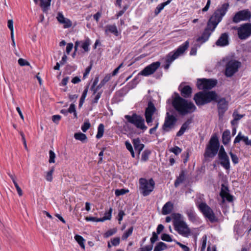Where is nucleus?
Returning <instances> with one entry per match:
<instances>
[{"mask_svg":"<svg viewBox=\"0 0 251 251\" xmlns=\"http://www.w3.org/2000/svg\"><path fill=\"white\" fill-rule=\"evenodd\" d=\"M125 118L126 120L125 127H126L127 130H126L127 131L131 133H134V128L129 126L128 123L135 126L137 128L141 130L142 132H144L148 128L147 126L145 125L144 118L140 115L133 113L131 115H126Z\"/></svg>","mask_w":251,"mask_h":251,"instance_id":"3","label":"nucleus"},{"mask_svg":"<svg viewBox=\"0 0 251 251\" xmlns=\"http://www.w3.org/2000/svg\"><path fill=\"white\" fill-rule=\"evenodd\" d=\"M218 95L215 91H200L195 94L194 100L198 106L203 105L216 100Z\"/></svg>","mask_w":251,"mask_h":251,"instance_id":"5","label":"nucleus"},{"mask_svg":"<svg viewBox=\"0 0 251 251\" xmlns=\"http://www.w3.org/2000/svg\"><path fill=\"white\" fill-rule=\"evenodd\" d=\"M172 0H168L165 2L158 4L154 10V14L155 16L158 15L160 12L164 9V7L169 4Z\"/></svg>","mask_w":251,"mask_h":251,"instance_id":"29","label":"nucleus"},{"mask_svg":"<svg viewBox=\"0 0 251 251\" xmlns=\"http://www.w3.org/2000/svg\"><path fill=\"white\" fill-rule=\"evenodd\" d=\"M236 29L238 37L241 40H246L251 36V23L243 24Z\"/></svg>","mask_w":251,"mask_h":251,"instance_id":"11","label":"nucleus"},{"mask_svg":"<svg viewBox=\"0 0 251 251\" xmlns=\"http://www.w3.org/2000/svg\"><path fill=\"white\" fill-rule=\"evenodd\" d=\"M18 63L21 66H29V63L23 58H19Z\"/></svg>","mask_w":251,"mask_h":251,"instance_id":"54","label":"nucleus"},{"mask_svg":"<svg viewBox=\"0 0 251 251\" xmlns=\"http://www.w3.org/2000/svg\"><path fill=\"white\" fill-rule=\"evenodd\" d=\"M74 137L76 140L80 141L83 143L85 142L87 139V136L80 132L75 133Z\"/></svg>","mask_w":251,"mask_h":251,"instance_id":"34","label":"nucleus"},{"mask_svg":"<svg viewBox=\"0 0 251 251\" xmlns=\"http://www.w3.org/2000/svg\"><path fill=\"white\" fill-rule=\"evenodd\" d=\"M54 171V167H52L49 171L47 173L46 176H45L46 179L49 182L52 181L53 179L52 174Z\"/></svg>","mask_w":251,"mask_h":251,"instance_id":"42","label":"nucleus"},{"mask_svg":"<svg viewBox=\"0 0 251 251\" xmlns=\"http://www.w3.org/2000/svg\"><path fill=\"white\" fill-rule=\"evenodd\" d=\"M176 121L177 119L175 116L170 115L169 113L167 112L164 123L162 127L163 131L164 132H169L171 129L173 128Z\"/></svg>","mask_w":251,"mask_h":251,"instance_id":"13","label":"nucleus"},{"mask_svg":"<svg viewBox=\"0 0 251 251\" xmlns=\"http://www.w3.org/2000/svg\"><path fill=\"white\" fill-rule=\"evenodd\" d=\"M111 243L112 246H117L120 244V238L119 237L114 238L111 240Z\"/></svg>","mask_w":251,"mask_h":251,"instance_id":"53","label":"nucleus"},{"mask_svg":"<svg viewBox=\"0 0 251 251\" xmlns=\"http://www.w3.org/2000/svg\"><path fill=\"white\" fill-rule=\"evenodd\" d=\"M174 208V204L170 201L167 202L163 206L162 213L166 215L171 213Z\"/></svg>","mask_w":251,"mask_h":251,"instance_id":"26","label":"nucleus"},{"mask_svg":"<svg viewBox=\"0 0 251 251\" xmlns=\"http://www.w3.org/2000/svg\"><path fill=\"white\" fill-rule=\"evenodd\" d=\"M7 26L10 30V35L11 38H13V34H14L13 22L12 20H9L7 22Z\"/></svg>","mask_w":251,"mask_h":251,"instance_id":"50","label":"nucleus"},{"mask_svg":"<svg viewBox=\"0 0 251 251\" xmlns=\"http://www.w3.org/2000/svg\"><path fill=\"white\" fill-rule=\"evenodd\" d=\"M181 157L183 158V163L185 164L186 163L188 159H189V153L188 151L185 152V153H183L182 155H181Z\"/></svg>","mask_w":251,"mask_h":251,"instance_id":"59","label":"nucleus"},{"mask_svg":"<svg viewBox=\"0 0 251 251\" xmlns=\"http://www.w3.org/2000/svg\"><path fill=\"white\" fill-rule=\"evenodd\" d=\"M55 154L53 151L50 150L49 151V162L50 163H53L55 162Z\"/></svg>","mask_w":251,"mask_h":251,"instance_id":"49","label":"nucleus"},{"mask_svg":"<svg viewBox=\"0 0 251 251\" xmlns=\"http://www.w3.org/2000/svg\"><path fill=\"white\" fill-rule=\"evenodd\" d=\"M168 249L167 245L164 242H158L154 247L153 251H163Z\"/></svg>","mask_w":251,"mask_h":251,"instance_id":"32","label":"nucleus"},{"mask_svg":"<svg viewBox=\"0 0 251 251\" xmlns=\"http://www.w3.org/2000/svg\"><path fill=\"white\" fill-rule=\"evenodd\" d=\"M69 80V77L66 76L63 78L61 82L60 83L59 85L60 86H66L68 82V81Z\"/></svg>","mask_w":251,"mask_h":251,"instance_id":"63","label":"nucleus"},{"mask_svg":"<svg viewBox=\"0 0 251 251\" xmlns=\"http://www.w3.org/2000/svg\"><path fill=\"white\" fill-rule=\"evenodd\" d=\"M51 0H40V6L42 7V10L44 13H47L49 7L50 5Z\"/></svg>","mask_w":251,"mask_h":251,"instance_id":"30","label":"nucleus"},{"mask_svg":"<svg viewBox=\"0 0 251 251\" xmlns=\"http://www.w3.org/2000/svg\"><path fill=\"white\" fill-rule=\"evenodd\" d=\"M153 245H149L146 246L143 248H141L140 249H142L143 251H151L152 250Z\"/></svg>","mask_w":251,"mask_h":251,"instance_id":"64","label":"nucleus"},{"mask_svg":"<svg viewBox=\"0 0 251 251\" xmlns=\"http://www.w3.org/2000/svg\"><path fill=\"white\" fill-rule=\"evenodd\" d=\"M230 140V132L229 130H226L224 131L222 135V142L223 143L226 145H227Z\"/></svg>","mask_w":251,"mask_h":251,"instance_id":"31","label":"nucleus"},{"mask_svg":"<svg viewBox=\"0 0 251 251\" xmlns=\"http://www.w3.org/2000/svg\"><path fill=\"white\" fill-rule=\"evenodd\" d=\"M217 84V80L213 79L199 78L197 79V87L199 90H209Z\"/></svg>","mask_w":251,"mask_h":251,"instance_id":"10","label":"nucleus"},{"mask_svg":"<svg viewBox=\"0 0 251 251\" xmlns=\"http://www.w3.org/2000/svg\"><path fill=\"white\" fill-rule=\"evenodd\" d=\"M220 148V142L218 136L214 133L211 137L206 145L204 156L205 158H213L217 154Z\"/></svg>","mask_w":251,"mask_h":251,"instance_id":"6","label":"nucleus"},{"mask_svg":"<svg viewBox=\"0 0 251 251\" xmlns=\"http://www.w3.org/2000/svg\"><path fill=\"white\" fill-rule=\"evenodd\" d=\"M174 229L177 233L184 236L188 237L191 233V229L183 221V217L180 213H174L171 215Z\"/></svg>","mask_w":251,"mask_h":251,"instance_id":"4","label":"nucleus"},{"mask_svg":"<svg viewBox=\"0 0 251 251\" xmlns=\"http://www.w3.org/2000/svg\"><path fill=\"white\" fill-rule=\"evenodd\" d=\"M61 118V116L59 115H55L52 116V120L55 124H58Z\"/></svg>","mask_w":251,"mask_h":251,"instance_id":"61","label":"nucleus"},{"mask_svg":"<svg viewBox=\"0 0 251 251\" xmlns=\"http://www.w3.org/2000/svg\"><path fill=\"white\" fill-rule=\"evenodd\" d=\"M193 122V118H188L182 125L179 130L176 133V136L180 137L182 136L185 131L189 129V125Z\"/></svg>","mask_w":251,"mask_h":251,"instance_id":"22","label":"nucleus"},{"mask_svg":"<svg viewBox=\"0 0 251 251\" xmlns=\"http://www.w3.org/2000/svg\"><path fill=\"white\" fill-rule=\"evenodd\" d=\"M178 90L180 92L182 98L187 99L191 97L192 88L189 85H186V82L181 83L178 86Z\"/></svg>","mask_w":251,"mask_h":251,"instance_id":"15","label":"nucleus"},{"mask_svg":"<svg viewBox=\"0 0 251 251\" xmlns=\"http://www.w3.org/2000/svg\"><path fill=\"white\" fill-rule=\"evenodd\" d=\"M90 126L91 124L89 121L85 122L81 126V128L83 132H86Z\"/></svg>","mask_w":251,"mask_h":251,"instance_id":"52","label":"nucleus"},{"mask_svg":"<svg viewBox=\"0 0 251 251\" xmlns=\"http://www.w3.org/2000/svg\"><path fill=\"white\" fill-rule=\"evenodd\" d=\"M229 6L228 2L225 3L214 11L208 20L207 25L201 36L196 39L197 42H201V44H203L208 40L211 34L226 13Z\"/></svg>","mask_w":251,"mask_h":251,"instance_id":"1","label":"nucleus"},{"mask_svg":"<svg viewBox=\"0 0 251 251\" xmlns=\"http://www.w3.org/2000/svg\"><path fill=\"white\" fill-rule=\"evenodd\" d=\"M174 95L172 105L179 115L185 116L196 111L197 107L192 102L182 98L177 92H175Z\"/></svg>","mask_w":251,"mask_h":251,"instance_id":"2","label":"nucleus"},{"mask_svg":"<svg viewBox=\"0 0 251 251\" xmlns=\"http://www.w3.org/2000/svg\"><path fill=\"white\" fill-rule=\"evenodd\" d=\"M161 239L162 240L166 242H171L173 241L172 236L167 233L162 234Z\"/></svg>","mask_w":251,"mask_h":251,"instance_id":"43","label":"nucleus"},{"mask_svg":"<svg viewBox=\"0 0 251 251\" xmlns=\"http://www.w3.org/2000/svg\"><path fill=\"white\" fill-rule=\"evenodd\" d=\"M170 151L174 153L175 155H177L182 151V149L178 146H175L169 150Z\"/></svg>","mask_w":251,"mask_h":251,"instance_id":"47","label":"nucleus"},{"mask_svg":"<svg viewBox=\"0 0 251 251\" xmlns=\"http://www.w3.org/2000/svg\"><path fill=\"white\" fill-rule=\"evenodd\" d=\"M175 242L177 245L183 249V251H190L189 248L186 245H183L177 241H175Z\"/></svg>","mask_w":251,"mask_h":251,"instance_id":"60","label":"nucleus"},{"mask_svg":"<svg viewBox=\"0 0 251 251\" xmlns=\"http://www.w3.org/2000/svg\"><path fill=\"white\" fill-rule=\"evenodd\" d=\"M57 21L60 24H63V27L64 28H67L70 27L72 23L70 20L65 18L63 16V14L61 12H59L57 14V16L56 17Z\"/></svg>","mask_w":251,"mask_h":251,"instance_id":"20","label":"nucleus"},{"mask_svg":"<svg viewBox=\"0 0 251 251\" xmlns=\"http://www.w3.org/2000/svg\"><path fill=\"white\" fill-rule=\"evenodd\" d=\"M233 119L231 121V124L232 126V134L233 135L235 134V110L232 113Z\"/></svg>","mask_w":251,"mask_h":251,"instance_id":"46","label":"nucleus"},{"mask_svg":"<svg viewBox=\"0 0 251 251\" xmlns=\"http://www.w3.org/2000/svg\"><path fill=\"white\" fill-rule=\"evenodd\" d=\"M113 209L110 207L107 212L104 213V216L101 218V222L105 221V220H110L111 219V215Z\"/></svg>","mask_w":251,"mask_h":251,"instance_id":"39","label":"nucleus"},{"mask_svg":"<svg viewBox=\"0 0 251 251\" xmlns=\"http://www.w3.org/2000/svg\"><path fill=\"white\" fill-rule=\"evenodd\" d=\"M221 161V164L226 169H228L229 168V161L228 157L223 158V159H220Z\"/></svg>","mask_w":251,"mask_h":251,"instance_id":"41","label":"nucleus"},{"mask_svg":"<svg viewBox=\"0 0 251 251\" xmlns=\"http://www.w3.org/2000/svg\"><path fill=\"white\" fill-rule=\"evenodd\" d=\"M151 153V151L149 149H146L144 150L143 151L141 155V161L143 162H146L147 161H148Z\"/></svg>","mask_w":251,"mask_h":251,"instance_id":"35","label":"nucleus"},{"mask_svg":"<svg viewBox=\"0 0 251 251\" xmlns=\"http://www.w3.org/2000/svg\"><path fill=\"white\" fill-rule=\"evenodd\" d=\"M81 41H76L75 43V50H74V52L72 54V57L73 58H75V55H76V51L77 50V49H78V47H79V46L80 45V43H81Z\"/></svg>","mask_w":251,"mask_h":251,"instance_id":"57","label":"nucleus"},{"mask_svg":"<svg viewBox=\"0 0 251 251\" xmlns=\"http://www.w3.org/2000/svg\"><path fill=\"white\" fill-rule=\"evenodd\" d=\"M88 87H89L88 86H86V87L85 88V89L82 93V94L81 97L79 100V105H78L79 108H80L82 106V105L84 102L85 99L87 94Z\"/></svg>","mask_w":251,"mask_h":251,"instance_id":"36","label":"nucleus"},{"mask_svg":"<svg viewBox=\"0 0 251 251\" xmlns=\"http://www.w3.org/2000/svg\"><path fill=\"white\" fill-rule=\"evenodd\" d=\"M196 204L199 210L211 223H213L218 221V218L215 215L213 211L205 202L199 203L198 201H196Z\"/></svg>","mask_w":251,"mask_h":251,"instance_id":"9","label":"nucleus"},{"mask_svg":"<svg viewBox=\"0 0 251 251\" xmlns=\"http://www.w3.org/2000/svg\"><path fill=\"white\" fill-rule=\"evenodd\" d=\"M75 239L80 247L83 249H85V239L82 237V236L79 235H75Z\"/></svg>","mask_w":251,"mask_h":251,"instance_id":"37","label":"nucleus"},{"mask_svg":"<svg viewBox=\"0 0 251 251\" xmlns=\"http://www.w3.org/2000/svg\"><path fill=\"white\" fill-rule=\"evenodd\" d=\"M139 189L144 197L149 196L155 187V183L152 178H151L149 180L145 178H141L139 179Z\"/></svg>","mask_w":251,"mask_h":251,"instance_id":"8","label":"nucleus"},{"mask_svg":"<svg viewBox=\"0 0 251 251\" xmlns=\"http://www.w3.org/2000/svg\"><path fill=\"white\" fill-rule=\"evenodd\" d=\"M133 230V226H131L122 235V240H126L128 237L131 235Z\"/></svg>","mask_w":251,"mask_h":251,"instance_id":"40","label":"nucleus"},{"mask_svg":"<svg viewBox=\"0 0 251 251\" xmlns=\"http://www.w3.org/2000/svg\"><path fill=\"white\" fill-rule=\"evenodd\" d=\"M158 234H157L155 232H153L152 234V237L150 238V242L151 245H153V244L157 241L158 240Z\"/></svg>","mask_w":251,"mask_h":251,"instance_id":"51","label":"nucleus"},{"mask_svg":"<svg viewBox=\"0 0 251 251\" xmlns=\"http://www.w3.org/2000/svg\"><path fill=\"white\" fill-rule=\"evenodd\" d=\"M104 130V126L103 124H100L98 127V132L96 135L97 139L101 138L103 135Z\"/></svg>","mask_w":251,"mask_h":251,"instance_id":"38","label":"nucleus"},{"mask_svg":"<svg viewBox=\"0 0 251 251\" xmlns=\"http://www.w3.org/2000/svg\"><path fill=\"white\" fill-rule=\"evenodd\" d=\"M132 142L134 146V150L135 151H137L138 156L139 157L141 151L144 148L145 145L144 144L141 143V141L139 138L133 139Z\"/></svg>","mask_w":251,"mask_h":251,"instance_id":"23","label":"nucleus"},{"mask_svg":"<svg viewBox=\"0 0 251 251\" xmlns=\"http://www.w3.org/2000/svg\"><path fill=\"white\" fill-rule=\"evenodd\" d=\"M160 62L156 61L153 62L149 65L146 67L140 73L144 76H149L153 74L160 67Z\"/></svg>","mask_w":251,"mask_h":251,"instance_id":"14","label":"nucleus"},{"mask_svg":"<svg viewBox=\"0 0 251 251\" xmlns=\"http://www.w3.org/2000/svg\"><path fill=\"white\" fill-rule=\"evenodd\" d=\"M14 186L17 191L18 194L20 196H22L23 195V191L21 188L19 187L18 184L16 182V181H14L13 182Z\"/></svg>","mask_w":251,"mask_h":251,"instance_id":"58","label":"nucleus"},{"mask_svg":"<svg viewBox=\"0 0 251 251\" xmlns=\"http://www.w3.org/2000/svg\"><path fill=\"white\" fill-rule=\"evenodd\" d=\"M251 12L249 9H245L236 12V23L240 21H250Z\"/></svg>","mask_w":251,"mask_h":251,"instance_id":"17","label":"nucleus"},{"mask_svg":"<svg viewBox=\"0 0 251 251\" xmlns=\"http://www.w3.org/2000/svg\"><path fill=\"white\" fill-rule=\"evenodd\" d=\"M223 61L226 62L225 75L226 77H231L235 73V59H230L227 56L223 59Z\"/></svg>","mask_w":251,"mask_h":251,"instance_id":"12","label":"nucleus"},{"mask_svg":"<svg viewBox=\"0 0 251 251\" xmlns=\"http://www.w3.org/2000/svg\"><path fill=\"white\" fill-rule=\"evenodd\" d=\"M217 102V107L218 110V115L219 119L223 118L225 113L227 110V102L225 98H222L216 100H214Z\"/></svg>","mask_w":251,"mask_h":251,"instance_id":"16","label":"nucleus"},{"mask_svg":"<svg viewBox=\"0 0 251 251\" xmlns=\"http://www.w3.org/2000/svg\"><path fill=\"white\" fill-rule=\"evenodd\" d=\"M156 110V109L153 103L151 101H149L148 106L145 109V116H153Z\"/></svg>","mask_w":251,"mask_h":251,"instance_id":"25","label":"nucleus"},{"mask_svg":"<svg viewBox=\"0 0 251 251\" xmlns=\"http://www.w3.org/2000/svg\"><path fill=\"white\" fill-rule=\"evenodd\" d=\"M129 192L128 189H116L115 192V195L118 197L121 195H123Z\"/></svg>","mask_w":251,"mask_h":251,"instance_id":"48","label":"nucleus"},{"mask_svg":"<svg viewBox=\"0 0 251 251\" xmlns=\"http://www.w3.org/2000/svg\"><path fill=\"white\" fill-rule=\"evenodd\" d=\"M184 213L187 215L190 222L195 223L197 221L198 217L193 207L186 208Z\"/></svg>","mask_w":251,"mask_h":251,"instance_id":"21","label":"nucleus"},{"mask_svg":"<svg viewBox=\"0 0 251 251\" xmlns=\"http://www.w3.org/2000/svg\"><path fill=\"white\" fill-rule=\"evenodd\" d=\"M117 232V229L116 228H113L112 229H110L108 230L103 235L104 238H108L114 234H115Z\"/></svg>","mask_w":251,"mask_h":251,"instance_id":"44","label":"nucleus"},{"mask_svg":"<svg viewBox=\"0 0 251 251\" xmlns=\"http://www.w3.org/2000/svg\"><path fill=\"white\" fill-rule=\"evenodd\" d=\"M102 93V91H100V92H97L95 94L94 98L92 100L91 104H97L100 98L101 94Z\"/></svg>","mask_w":251,"mask_h":251,"instance_id":"45","label":"nucleus"},{"mask_svg":"<svg viewBox=\"0 0 251 251\" xmlns=\"http://www.w3.org/2000/svg\"><path fill=\"white\" fill-rule=\"evenodd\" d=\"M80 41L81 42L80 43L81 47L84 50V51H89L90 50L89 46L91 44L90 39L87 38L84 41Z\"/></svg>","mask_w":251,"mask_h":251,"instance_id":"33","label":"nucleus"},{"mask_svg":"<svg viewBox=\"0 0 251 251\" xmlns=\"http://www.w3.org/2000/svg\"><path fill=\"white\" fill-rule=\"evenodd\" d=\"M217 46L225 47L229 44L228 35L227 33H222L215 43Z\"/></svg>","mask_w":251,"mask_h":251,"instance_id":"19","label":"nucleus"},{"mask_svg":"<svg viewBox=\"0 0 251 251\" xmlns=\"http://www.w3.org/2000/svg\"><path fill=\"white\" fill-rule=\"evenodd\" d=\"M85 220L88 222H89V221L96 222H101V220L100 218H98L96 217H91V216L86 217L85 218Z\"/></svg>","mask_w":251,"mask_h":251,"instance_id":"56","label":"nucleus"},{"mask_svg":"<svg viewBox=\"0 0 251 251\" xmlns=\"http://www.w3.org/2000/svg\"><path fill=\"white\" fill-rule=\"evenodd\" d=\"M247 136L243 135L241 132H239L237 136H236V143L239 142L241 141H243L245 142V139L247 138Z\"/></svg>","mask_w":251,"mask_h":251,"instance_id":"55","label":"nucleus"},{"mask_svg":"<svg viewBox=\"0 0 251 251\" xmlns=\"http://www.w3.org/2000/svg\"><path fill=\"white\" fill-rule=\"evenodd\" d=\"M186 171L185 170H181L178 177H177L175 181V186L177 187L180 183L184 181L185 178Z\"/></svg>","mask_w":251,"mask_h":251,"instance_id":"28","label":"nucleus"},{"mask_svg":"<svg viewBox=\"0 0 251 251\" xmlns=\"http://www.w3.org/2000/svg\"><path fill=\"white\" fill-rule=\"evenodd\" d=\"M111 78L110 74H107L105 76L103 79L100 81L98 85L96 86V89L94 90V93H93V95H95V94L105 84L107 83Z\"/></svg>","mask_w":251,"mask_h":251,"instance_id":"27","label":"nucleus"},{"mask_svg":"<svg viewBox=\"0 0 251 251\" xmlns=\"http://www.w3.org/2000/svg\"><path fill=\"white\" fill-rule=\"evenodd\" d=\"M220 195L222 199L223 202L225 200L228 202H231L233 201V196L229 193L228 187L224 184L222 185Z\"/></svg>","mask_w":251,"mask_h":251,"instance_id":"18","label":"nucleus"},{"mask_svg":"<svg viewBox=\"0 0 251 251\" xmlns=\"http://www.w3.org/2000/svg\"><path fill=\"white\" fill-rule=\"evenodd\" d=\"M102 13L101 11L97 12L94 15V19L97 22L99 21L100 18L101 17Z\"/></svg>","mask_w":251,"mask_h":251,"instance_id":"62","label":"nucleus"},{"mask_svg":"<svg viewBox=\"0 0 251 251\" xmlns=\"http://www.w3.org/2000/svg\"><path fill=\"white\" fill-rule=\"evenodd\" d=\"M104 33L106 35H108L109 33L113 34L115 36H118V31L117 26L115 25H107L104 27Z\"/></svg>","mask_w":251,"mask_h":251,"instance_id":"24","label":"nucleus"},{"mask_svg":"<svg viewBox=\"0 0 251 251\" xmlns=\"http://www.w3.org/2000/svg\"><path fill=\"white\" fill-rule=\"evenodd\" d=\"M189 46V42L187 40L179 46L175 50L169 52L164 57L165 63L171 64L175 59L185 52Z\"/></svg>","mask_w":251,"mask_h":251,"instance_id":"7","label":"nucleus"}]
</instances>
